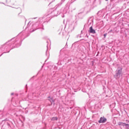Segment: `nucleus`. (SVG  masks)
I'll list each match as a JSON object with an SVG mask.
<instances>
[{
    "mask_svg": "<svg viewBox=\"0 0 129 129\" xmlns=\"http://www.w3.org/2000/svg\"><path fill=\"white\" fill-rule=\"evenodd\" d=\"M125 123H123V122H119V123H118V125H124V124H125Z\"/></svg>",
    "mask_w": 129,
    "mask_h": 129,
    "instance_id": "15",
    "label": "nucleus"
},
{
    "mask_svg": "<svg viewBox=\"0 0 129 129\" xmlns=\"http://www.w3.org/2000/svg\"><path fill=\"white\" fill-rule=\"evenodd\" d=\"M53 0H52V1H51V2L50 3V4H51V3H52L53 2Z\"/></svg>",
    "mask_w": 129,
    "mask_h": 129,
    "instance_id": "32",
    "label": "nucleus"
},
{
    "mask_svg": "<svg viewBox=\"0 0 129 129\" xmlns=\"http://www.w3.org/2000/svg\"><path fill=\"white\" fill-rule=\"evenodd\" d=\"M66 1V0H61L60 3L56 6V8H58V7H60L62 5V4H63V3H64V2H65Z\"/></svg>",
    "mask_w": 129,
    "mask_h": 129,
    "instance_id": "12",
    "label": "nucleus"
},
{
    "mask_svg": "<svg viewBox=\"0 0 129 129\" xmlns=\"http://www.w3.org/2000/svg\"><path fill=\"white\" fill-rule=\"evenodd\" d=\"M91 0L89 1L88 3L86 4V6L85 7L84 9L83 10L85 14H88L90 13L91 11V7H92V5H93V2L91 3Z\"/></svg>",
    "mask_w": 129,
    "mask_h": 129,
    "instance_id": "3",
    "label": "nucleus"
},
{
    "mask_svg": "<svg viewBox=\"0 0 129 129\" xmlns=\"http://www.w3.org/2000/svg\"><path fill=\"white\" fill-rule=\"evenodd\" d=\"M68 47V45H67V44H66V45L65 46V48H67Z\"/></svg>",
    "mask_w": 129,
    "mask_h": 129,
    "instance_id": "22",
    "label": "nucleus"
},
{
    "mask_svg": "<svg viewBox=\"0 0 129 129\" xmlns=\"http://www.w3.org/2000/svg\"><path fill=\"white\" fill-rule=\"evenodd\" d=\"M51 120L52 121L58 120V118L57 117H53L51 118Z\"/></svg>",
    "mask_w": 129,
    "mask_h": 129,
    "instance_id": "13",
    "label": "nucleus"
},
{
    "mask_svg": "<svg viewBox=\"0 0 129 129\" xmlns=\"http://www.w3.org/2000/svg\"><path fill=\"white\" fill-rule=\"evenodd\" d=\"M106 1V2H107V1H108V0H105Z\"/></svg>",
    "mask_w": 129,
    "mask_h": 129,
    "instance_id": "35",
    "label": "nucleus"
},
{
    "mask_svg": "<svg viewBox=\"0 0 129 129\" xmlns=\"http://www.w3.org/2000/svg\"><path fill=\"white\" fill-rule=\"evenodd\" d=\"M58 14H59V11L55 10L51 12L48 15L49 16H50L51 18H54V17H57V16H58Z\"/></svg>",
    "mask_w": 129,
    "mask_h": 129,
    "instance_id": "6",
    "label": "nucleus"
},
{
    "mask_svg": "<svg viewBox=\"0 0 129 129\" xmlns=\"http://www.w3.org/2000/svg\"><path fill=\"white\" fill-rule=\"evenodd\" d=\"M28 85H26V86H25V88L26 89H28Z\"/></svg>",
    "mask_w": 129,
    "mask_h": 129,
    "instance_id": "21",
    "label": "nucleus"
},
{
    "mask_svg": "<svg viewBox=\"0 0 129 129\" xmlns=\"http://www.w3.org/2000/svg\"><path fill=\"white\" fill-rule=\"evenodd\" d=\"M12 45V43H11V44L10 45H9V46L10 47V48H11V49L10 50V51H11V50H12V47H11V45Z\"/></svg>",
    "mask_w": 129,
    "mask_h": 129,
    "instance_id": "19",
    "label": "nucleus"
},
{
    "mask_svg": "<svg viewBox=\"0 0 129 129\" xmlns=\"http://www.w3.org/2000/svg\"><path fill=\"white\" fill-rule=\"evenodd\" d=\"M43 18H40L39 19L38 21L35 24L34 22H31V21H29V23L27 24V28H28V29H30V30H31V32H35L36 30H38V29H42L41 27H42V24L40 23H42L43 21Z\"/></svg>",
    "mask_w": 129,
    "mask_h": 129,
    "instance_id": "1",
    "label": "nucleus"
},
{
    "mask_svg": "<svg viewBox=\"0 0 129 129\" xmlns=\"http://www.w3.org/2000/svg\"><path fill=\"white\" fill-rule=\"evenodd\" d=\"M3 54V53H2V54H1L0 55V57H1V56H2Z\"/></svg>",
    "mask_w": 129,
    "mask_h": 129,
    "instance_id": "30",
    "label": "nucleus"
},
{
    "mask_svg": "<svg viewBox=\"0 0 129 129\" xmlns=\"http://www.w3.org/2000/svg\"><path fill=\"white\" fill-rule=\"evenodd\" d=\"M83 32V31L82 30V31H81V34H82Z\"/></svg>",
    "mask_w": 129,
    "mask_h": 129,
    "instance_id": "29",
    "label": "nucleus"
},
{
    "mask_svg": "<svg viewBox=\"0 0 129 129\" xmlns=\"http://www.w3.org/2000/svg\"><path fill=\"white\" fill-rule=\"evenodd\" d=\"M0 4H3V5H5V3H0Z\"/></svg>",
    "mask_w": 129,
    "mask_h": 129,
    "instance_id": "28",
    "label": "nucleus"
},
{
    "mask_svg": "<svg viewBox=\"0 0 129 129\" xmlns=\"http://www.w3.org/2000/svg\"><path fill=\"white\" fill-rule=\"evenodd\" d=\"M86 37H87V38H88V35H87V34H86Z\"/></svg>",
    "mask_w": 129,
    "mask_h": 129,
    "instance_id": "26",
    "label": "nucleus"
},
{
    "mask_svg": "<svg viewBox=\"0 0 129 129\" xmlns=\"http://www.w3.org/2000/svg\"><path fill=\"white\" fill-rule=\"evenodd\" d=\"M81 129H82V128H81Z\"/></svg>",
    "mask_w": 129,
    "mask_h": 129,
    "instance_id": "37",
    "label": "nucleus"
},
{
    "mask_svg": "<svg viewBox=\"0 0 129 129\" xmlns=\"http://www.w3.org/2000/svg\"><path fill=\"white\" fill-rule=\"evenodd\" d=\"M106 120H107L106 118L104 117H101L98 122L99 123H104L106 122Z\"/></svg>",
    "mask_w": 129,
    "mask_h": 129,
    "instance_id": "8",
    "label": "nucleus"
},
{
    "mask_svg": "<svg viewBox=\"0 0 129 129\" xmlns=\"http://www.w3.org/2000/svg\"><path fill=\"white\" fill-rule=\"evenodd\" d=\"M43 30H44V28H42Z\"/></svg>",
    "mask_w": 129,
    "mask_h": 129,
    "instance_id": "36",
    "label": "nucleus"
},
{
    "mask_svg": "<svg viewBox=\"0 0 129 129\" xmlns=\"http://www.w3.org/2000/svg\"><path fill=\"white\" fill-rule=\"evenodd\" d=\"M12 45V43H11V44L10 45H9V46L10 47V48H11V49L10 50V51H11V50H12V47H11V45Z\"/></svg>",
    "mask_w": 129,
    "mask_h": 129,
    "instance_id": "20",
    "label": "nucleus"
},
{
    "mask_svg": "<svg viewBox=\"0 0 129 129\" xmlns=\"http://www.w3.org/2000/svg\"><path fill=\"white\" fill-rule=\"evenodd\" d=\"M11 95H14V93H12L11 94Z\"/></svg>",
    "mask_w": 129,
    "mask_h": 129,
    "instance_id": "23",
    "label": "nucleus"
},
{
    "mask_svg": "<svg viewBox=\"0 0 129 129\" xmlns=\"http://www.w3.org/2000/svg\"><path fill=\"white\" fill-rule=\"evenodd\" d=\"M14 115H16V116H20L21 115V111L20 110H18L17 111H15L14 113Z\"/></svg>",
    "mask_w": 129,
    "mask_h": 129,
    "instance_id": "11",
    "label": "nucleus"
},
{
    "mask_svg": "<svg viewBox=\"0 0 129 129\" xmlns=\"http://www.w3.org/2000/svg\"><path fill=\"white\" fill-rule=\"evenodd\" d=\"M76 20H77V16L76 15Z\"/></svg>",
    "mask_w": 129,
    "mask_h": 129,
    "instance_id": "24",
    "label": "nucleus"
},
{
    "mask_svg": "<svg viewBox=\"0 0 129 129\" xmlns=\"http://www.w3.org/2000/svg\"><path fill=\"white\" fill-rule=\"evenodd\" d=\"M124 125L126 126V128H129V124H126V123H124Z\"/></svg>",
    "mask_w": 129,
    "mask_h": 129,
    "instance_id": "16",
    "label": "nucleus"
},
{
    "mask_svg": "<svg viewBox=\"0 0 129 129\" xmlns=\"http://www.w3.org/2000/svg\"><path fill=\"white\" fill-rule=\"evenodd\" d=\"M48 100L51 103L50 104H49V106H51L52 104H53V103L55 102V101L53 99V98H51V97H48Z\"/></svg>",
    "mask_w": 129,
    "mask_h": 129,
    "instance_id": "10",
    "label": "nucleus"
},
{
    "mask_svg": "<svg viewBox=\"0 0 129 129\" xmlns=\"http://www.w3.org/2000/svg\"><path fill=\"white\" fill-rule=\"evenodd\" d=\"M7 53H10V50L7 52Z\"/></svg>",
    "mask_w": 129,
    "mask_h": 129,
    "instance_id": "33",
    "label": "nucleus"
},
{
    "mask_svg": "<svg viewBox=\"0 0 129 129\" xmlns=\"http://www.w3.org/2000/svg\"><path fill=\"white\" fill-rule=\"evenodd\" d=\"M11 42V45H10V47L12 49H14L15 48H19V47L22 45V42H23V40H22L21 39H15V38L14 37L8 42H6L4 45L6 46V45H9Z\"/></svg>",
    "mask_w": 129,
    "mask_h": 129,
    "instance_id": "2",
    "label": "nucleus"
},
{
    "mask_svg": "<svg viewBox=\"0 0 129 129\" xmlns=\"http://www.w3.org/2000/svg\"><path fill=\"white\" fill-rule=\"evenodd\" d=\"M70 7V3L69 2H68L66 6L64 9L61 10L60 12H59V13L58 14V15H60V14L63 13V14H66V13H67L68 12V11H69V8Z\"/></svg>",
    "mask_w": 129,
    "mask_h": 129,
    "instance_id": "5",
    "label": "nucleus"
},
{
    "mask_svg": "<svg viewBox=\"0 0 129 129\" xmlns=\"http://www.w3.org/2000/svg\"><path fill=\"white\" fill-rule=\"evenodd\" d=\"M111 31H112V30H110V31H109V33H110V32H111Z\"/></svg>",
    "mask_w": 129,
    "mask_h": 129,
    "instance_id": "34",
    "label": "nucleus"
},
{
    "mask_svg": "<svg viewBox=\"0 0 129 129\" xmlns=\"http://www.w3.org/2000/svg\"><path fill=\"white\" fill-rule=\"evenodd\" d=\"M85 12H84V11H82V12L78 13L77 17L80 19V20H82L83 18L85 16Z\"/></svg>",
    "mask_w": 129,
    "mask_h": 129,
    "instance_id": "7",
    "label": "nucleus"
},
{
    "mask_svg": "<svg viewBox=\"0 0 129 129\" xmlns=\"http://www.w3.org/2000/svg\"><path fill=\"white\" fill-rule=\"evenodd\" d=\"M61 17L62 18H64V15L63 14V15Z\"/></svg>",
    "mask_w": 129,
    "mask_h": 129,
    "instance_id": "27",
    "label": "nucleus"
},
{
    "mask_svg": "<svg viewBox=\"0 0 129 129\" xmlns=\"http://www.w3.org/2000/svg\"><path fill=\"white\" fill-rule=\"evenodd\" d=\"M103 36H104V38H106V36H107V33L104 34Z\"/></svg>",
    "mask_w": 129,
    "mask_h": 129,
    "instance_id": "18",
    "label": "nucleus"
},
{
    "mask_svg": "<svg viewBox=\"0 0 129 129\" xmlns=\"http://www.w3.org/2000/svg\"><path fill=\"white\" fill-rule=\"evenodd\" d=\"M81 34H79L77 36V38H81Z\"/></svg>",
    "mask_w": 129,
    "mask_h": 129,
    "instance_id": "17",
    "label": "nucleus"
},
{
    "mask_svg": "<svg viewBox=\"0 0 129 129\" xmlns=\"http://www.w3.org/2000/svg\"><path fill=\"white\" fill-rule=\"evenodd\" d=\"M43 67H44V65H43V66L41 67L42 68H43Z\"/></svg>",
    "mask_w": 129,
    "mask_h": 129,
    "instance_id": "31",
    "label": "nucleus"
},
{
    "mask_svg": "<svg viewBox=\"0 0 129 129\" xmlns=\"http://www.w3.org/2000/svg\"><path fill=\"white\" fill-rule=\"evenodd\" d=\"M35 19H37V18H32V20H35Z\"/></svg>",
    "mask_w": 129,
    "mask_h": 129,
    "instance_id": "25",
    "label": "nucleus"
},
{
    "mask_svg": "<svg viewBox=\"0 0 129 129\" xmlns=\"http://www.w3.org/2000/svg\"><path fill=\"white\" fill-rule=\"evenodd\" d=\"M64 55H62V54H60L59 56V61H60L61 59H63V57Z\"/></svg>",
    "mask_w": 129,
    "mask_h": 129,
    "instance_id": "14",
    "label": "nucleus"
},
{
    "mask_svg": "<svg viewBox=\"0 0 129 129\" xmlns=\"http://www.w3.org/2000/svg\"><path fill=\"white\" fill-rule=\"evenodd\" d=\"M89 33H90V34H95L96 33V31H95V30H94L92 26H91L89 28Z\"/></svg>",
    "mask_w": 129,
    "mask_h": 129,
    "instance_id": "9",
    "label": "nucleus"
},
{
    "mask_svg": "<svg viewBox=\"0 0 129 129\" xmlns=\"http://www.w3.org/2000/svg\"><path fill=\"white\" fill-rule=\"evenodd\" d=\"M115 73V74L114 76V78H115V79H119L120 76H122V68L118 67Z\"/></svg>",
    "mask_w": 129,
    "mask_h": 129,
    "instance_id": "4",
    "label": "nucleus"
}]
</instances>
